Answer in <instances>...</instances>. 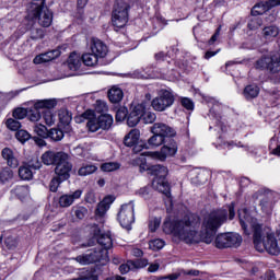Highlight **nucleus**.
<instances>
[{
  "label": "nucleus",
  "instance_id": "nucleus-22",
  "mask_svg": "<svg viewBox=\"0 0 280 280\" xmlns=\"http://www.w3.org/2000/svg\"><path fill=\"white\" fill-rule=\"evenodd\" d=\"M141 131L139 129H132L127 136H125L124 143L127 148H132L139 143Z\"/></svg>",
  "mask_w": 280,
  "mask_h": 280
},
{
  "label": "nucleus",
  "instance_id": "nucleus-55",
  "mask_svg": "<svg viewBox=\"0 0 280 280\" xmlns=\"http://www.w3.org/2000/svg\"><path fill=\"white\" fill-rule=\"evenodd\" d=\"M59 119L61 124H65V126H69V124H71V116L69 113H66V112L60 113Z\"/></svg>",
  "mask_w": 280,
  "mask_h": 280
},
{
  "label": "nucleus",
  "instance_id": "nucleus-50",
  "mask_svg": "<svg viewBox=\"0 0 280 280\" xmlns=\"http://www.w3.org/2000/svg\"><path fill=\"white\" fill-rule=\"evenodd\" d=\"M126 117H128V108L120 107L116 112V121H124V119H126Z\"/></svg>",
  "mask_w": 280,
  "mask_h": 280
},
{
  "label": "nucleus",
  "instance_id": "nucleus-5",
  "mask_svg": "<svg viewBox=\"0 0 280 280\" xmlns=\"http://www.w3.org/2000/svg\"><path fill=\"white\" fill-rule=\"evenodd\" d=\"M255 69L258 71H269L270 73L280 72V49L270 55L262 56L255 62Z\"/></svg>",
  "mask_w": 280,
  "mask_h": 280
},
{
  "label": "nucleus",
  "instance_id": "nucleus-51",
  "mask_svg": "<svg viewBox=\"0 0 280 280\" xmlns=\"http://www.w3.org/2000/svg\"><path fill=\"white\" fill-rule=\"evenodd\" d=\"M4 246L12 250V248H16V238L13 236H4Z\"/></svg>",
  "mask_w": 280,
  "mask_h": 280
},
{
  "label": "nucleus",
  "instance_id": "nucleus-16",
  "mask_svg": "<svg viewBox=\"0 0 280 280\" xmlns=\"http://www.w3.org/2000/svg\"><path fill=\"white\" fill-rule=\"evenodd\" d=\"M90 49L92 54L96 55L98 58H106V56H108V46L98 38L91 39Z\"/></svg>",
  "mask_w": 280,
  "mask_h": 280
},
{
  "label": "nucleus",
  "instance_id": "nucleus-36",
  "mask_svg": "<svg viewBox=\"0 0 280 280\" xmlns=\"http://www.w3.org/2000/svg\"><path fill=\"white\" fill-rule=\"evenodd\" d=\"M19 176L22 180H32L34 173H32L30 166H20Z\"/></svg>",
  "mask_w": 280,
  "mask_h": 280
},
{
  "label": "nucleus",
  "instance_id": "nucleus-26",
  "mask_svg": "<svg viewBox=\"0 0 280 280\" xmlns=\"http://www.w3.org/2000/svg\"><path fill=\"white\" fill-rule=\"evenodd\" d=\"M80 67H82V58L75 52L70 54L68 58V68L70 71H78Z\"/></svg>",
  "mask_w": 280,
  "mask_h": 280
},
{
  "label": "nucleus",
  "instance_id": "nucleus-41",
  "mask_svg": "<svg viewBox=\"0 0 280 280\" xmlns=\"http://www.w3.org/2000/svg\"><path fill=\"white\" fill-rule=\"evenodd\" d=\"M121 167V164L117 162H107L102 164L101 170L103 172H116V170H119Z\"/></svg>",
  "mask_w": 280,
  "mask_h": 280
},
{
  "label": "nucleus",
  "instance_id": "nucleus-57",
  "mask_svg": "<svg viewBox=\"0 0 280 280\" xmlns=\"http://www.w3.org/2000/svg\"><path fill=\"white\" fill-rule=\"evenodd\" d=\"M86 213H88L86 208L80 207V208H78V209L75 210L74 215H75V218H78L79 220H83V218H84V215H86Z\"/></svg>",
  "mask_w": 280,
  "mask_h": 280
},
{
  "label": "nucleus",
  "instance_id": "nucleus-59",
  "mask_svg": "<svg viewBox=\"0 0 280 280\" xmlns=\"http://www.w3.org/2000/svg\"><path fill=\"white\" fill-rule=\"evenodd\" d=\"M180 278V273L175 272V273H170L167 276H161L158 278V280H177Z\"/></svg>",
  "mask_w": 280,
  "mask_h": 280
},
{
  "label": "nucleus",
  "instance_id": "nucleus-33",
  "mask_svg": "<svg viewBox=\"0 0 280 280\" xmlns=\"http://www.w3.org/2000/svg\"><path fill=\"white\" fill-rule=\"evenodd\" d=\"M142 121L143 124H154L156 121V114L145 109V104H143L142 109Z\"/></svg>",
  "mask_w": 280,
  "mask_h": 280
},
{
  "label": "nucleus",
  "instance_id": "nucleus-62",
  "mask_svg": "<svg viewBox=\"0 0 280 280\" xmlns=\"http://www.w3.org/2000/svg\"><path fill=\"white\" fill-rule=\"evenodd\" d=\"M222 30V26H219L215 31V33L211 36V38L209 39V45H213V43H215V40H218V36H220V31Z\"/></svg>",
  "mask_w": 280,
  "mask_h": 280
},
{
  "label": "nucleus",
  "instance_id": "nucleus-18",
  "mask_svg": "<svg viewBox=\"0 0 280 280\" xmlns=\"http://www.w3.org/2000/svg\"><path fill=\"white\" fill-rule=\"evenodd\" d=\"M142 117H143V103L138 104L133 107V109L131 110V113L127 118V125L130 128H135V126H137L139 121H141Z\"/></svg>",
  "mask_w": 280,
  "mask_h": 280
},
{
  "label": "nucleus",
  "instance_id": "nucleus-56",
  "mask_svg": "<svg viewBox=\"0 0 280 280\" xmlns=\"http://www.w3.org/2000/svg\"><path fill=\"white\" fill-rule=\"evenodd\" d=\"M138 196H140L141 198H144V199H148L150 198V187L145 186V187H142L140 188L138 191H137Z\"/></svg>",
  "mask_w": 280,
  "mask_h": 280
},
{
  "label": "nucleus",
  "instance_id": "nucleus-20",
  "mask_svg": "<svg viewBox=\"0 0 280 280\" xmlns=\"http://www.w3.org/2000/svg\"><path fill=\"white\" fill-rule=\"evenodd\" d=\"M59 56H60V50L54 49V50L37 55L33 59V62L34 65H43L45 62H51V60H56V58H59Z\"/></svg>",
  "mask_w": 280,
  "mask_h": 280
},
{
  "label": "nucleus",
  "instance_id": "nucleus-39",
  "mask_svg": "<svg viewBox=\"0 0 280 280\" xmlns=\"http://www.w3.org/2000/svg\"><path fill=\"white\" fill-rule=\"evenodd\" d=\"M50 108H47L43 112V119L46 124V126H54L56 124V115L49 110Z\"/></svg>",
  "mask_w": 280,
  "mask_h": 280
},
{
  "label": "nucleus",
  "instance_id": "nucleus-11",
  "mask_svg": "<svg viewBox=\"0 0 280 280\" xmlns=\"http://www.w3.org/2000/svg\"><path fill=\"white\" fill-rule=\"evenodd\" d=\"M73 170V164L69 162V154H65L63 160H60L55 167V174L61 180H69L71 178V171Z\"/></svg>",
  "mask_w": 280,
  "mask_h": 280
},
{
  "label": "nucleus",
  "instance_id": "nucleus-21",
  "mask_svg": "<svg viewBox=\"0 0 280 280\" xmlns=\"http://www.w3.org/2000/svg\"><path fill=\"white\" fill-rule=\"evenodd\" d=\"M1 156L5 161L7 165L12 170H16V167H19V158H16L12 149L4 148L1 152Z\"/></svg>",
  "mask_w": 280,
  "mask_h": 280
},
{
  "label": "nucleus",
  "instance_id": "nucleus-32",
  "mask_svg": "<svg viewBox=\"0 0 280 280\" xmlns=\"http://www.w3.org/2000/svg\"><path fill=\"white\" fill-rule=\"evenodd\" d=\"M214 246L217 248H229L228 233L219 234L214 240Z\"/></svg>",
  "mask_w": 280,
  "mask_h": 280
},
{
  "label": "nucleus",
  "instance_id": "nucleus-52",
  "mask_svg": "<svg viewBox=\"0 0 280 280\" xmlns=\"http://www.w3.org/2000/svg\"><path fill=\"white\" fill-rule=\"evenodd\" d=\"M14 119H25L27 117V110L25 108H16L13 112Z\"/></svg>",
  "mask_w": 280,
  "mask_h": 280
},
{
  "label": "nucleus",
  "instance_id": "nucleus-58",
  "mask_svg": "<svg viewBox=\"0 0 280 280\" xmlns=\"http://www.w3.org/2000/svg\"><path fill=\"white\" fill-rule=\"evenodd\" d=\"M182 106L187 110H194V102L189 98H182Z\"/></svg>",
  "mask_w": 280,
  "mask_h": 280
},
{
  "label": "nucleus",
  "instance_id": "nucleus-28",
  "mask_svg": "<svg viewBox=\"0 0 280 280\" xmlns=\"http://www.w3.org/2000/svg\"><path fill=\"white\" fill-rule=\"evenodd\" d=\"M81 60L85 67H95L100 60V57L93 52H85L82 55Z\"/></svg>",
  "mask_w": 280,
  "mask_h": 280
},
{
  "label": "nucleus",
  "instance_id": "nucleus-6",
  "mask_svg": "<svg viewBox=\"0 0 280 280\" xmlns=\"http://www.w3.org/2000/svg\"><path fill=\"white\" fill-rule=\"evenodd\" d=\"M128 10H130V5L124 1H117L114 5V10L112 13V22L114 27L121 30V27H126L128 24Z\"/></svg>",
  "mask_w": 280,
  "mask_h": 280
},
{
  "label": "nucleus",
  "instance_id": "nucleus-49",
  "mask_svg": "<svg viewBox=\"0 0 280 280\" xmlns=\"http://www.w3.org/2000/svg\"><path fill=\"white\" fill-rule=\"evenodd\" d=\"M5 124L9 130L19 131L21 128V122L14 118H9Z\"/></svg>",
  "mask_w": 280,
  "mask_h": 280
},
{
  "label": "nucleus",
  "instance_id": "nucleus-42",
  "mask_svg": "<svg viewBox=\"0 0 280 280\" xmlns=\"http://www.w3.org/2000/svg\"><path fill=\"white\" fill-rule=\"evenodd\" d=\"M94 110L96 113H106L108 112V104L103 100H97L94 104Z\"/></svg>",
  "mask_w": 280,
  "mask_h": 280
},
{
  "label": "nucleus",
  "instance_id": "nucleus-27",
  "mask_svg": "<svg viewBox=\"0 0 280 280\" xmlns=\"http://www.w3.org/2000/svg\"><path fill=\"white\" fill-rule=\"evenodd\" d=\"M242 246V236L237 233H228V248H237Z\"/></svg>",
  "mask_w": 280,
  "mask_h": 280
},
{
  "label": "nucleus",
  "instance_id": "nucleus-29",
  "mask_svg": "<svg viewBox=\"0 0 280 280\" xmlns=\"http://www.w3.org/2000/svg\"><path fill=\"white\" fill-rule=\"evenodd\" d=\"M279 26L271 25V26H266L262 28V36L266 38V40H270V38H277L279 35Z\"/></svg>",
  "mask_w": 280,
  "mask_h": 280
},
{
  "label": "nucleus",
  "instance_id": "nucleus-2",
  "mask_svg": "<svg viewBox=\"0 0 280 280\" xmlns=\"http://www.w3.org/2000/svg\"><path fill=\"white\" fill-rule=\"evenodd\" d=\"M229 218L228 209H219L211 211L203 217L201 223V240L206 244H211L215 240V233Z\"/></svg>",
  "mask_w": 280,
  "mask_h": 280
},
{
  "label": "nucleus",
  "instance_id": "nucleus-53",
  "mask_svg": "<svg viewBox=\"0 0 280 280\" xmlns=\"http://www.w3.org/2000/svg\"><path fill=\"white\" fill-rule=\"evenodd\" d=\"M159 226H161V219L153 218L149 221V230L151 233H154Z\"/></svg>",
  "mask_w": 280,
  "mask_h": 280
},
{
  "label": "nucleus",
  "instance_id": "nucleus-31",
  "mask_svg": "<svg viewBox=\"0 0 280 280\" xmlns=\"http://www.w3.org/2000/svg\"><path fill=\"white\" fill-rule=\"evenodd\" d=\"M260 207L264 213L270 215V213H272V210L275 209V202H272L270 198L265 197L260 200Z\"/></svg>",
  "mask_w": 280,
  "mask_h": 280
},
{
  "label": "nucleus",
  "instance_id": "nucleus-17",
  "mask_svg": "<svg viewBox=\"0 0 280 280\" xmlns=\"http://www.w3.org/2000/svg\"><path fill=\"white\" fill-rule=\"evenodd\" d=\"M277 5H280V0H268L265 2H259L252 9V14L254 16H258L259 14L268 12V10H272V8H277Z\"/></svg>",
  "mask_w": 280,
  "mask_h": 280
},
{
  "label": "nucleus",
  "instance_id": "nucleus-34",
  "mask_svg": "<svg viewBox=\"0 0 280 280\" xmlns=\"http://www.w3.org/2000/svg\"><path fill=\"white\" fill-rule=\"evenodd\" d=\"M97 172V166L93 164H84L78 171L79 176H91V174H95Z\"/></svg>",
  "mask_w": 280,
  "mask_h": 280
},
{
  "label": "nucleus",
  "instance_id": "nucleus-61",
  "mask_svg": "<svg viewBox=\"0 0 280 280\" xmlns=\"http://www.w3.org/2000/svg\"><path fill=\"white\" fill-rule=\"evenodd\" d=\"M103 205H105V207H107L108 209H110V203L115 202V197L113 196H107L105 197L102 201Z\"/></svg>",
  "mask_w": 280,
  "mask_h": 280
},
{
  "label": "nucleus",
  "instance_id": "nucleus-44",
  "mask_svg": "<svg viewBox=\"0 0 280 280\" xmlns=\"http://www.w3.org/2000/svg\"><path fill=\"white\" fill-rule=\"evenodd\" d=\"M30 132H27V130H23V129H19L15 133V138L18 139V141H20L21 143H25V141H30Z\"/></svg>",
  "mask_w": 280,
  "mask_h": 280
},
{
  "label": "nucleus",
  "instance_id": "nucleus-47",
  "mask_svg": "<svg viewBox=\"0 0 280 280\" xmlns=\"http://www.w3.org/2000/svg\"><path fill=\"white\" fill-rule=\"evenodd\" d=\"M62 183H65V179H61L60 177L55 176V177L50 180V184H49V189H50V191H52V192L58 191V187H60V184H62Z\"/></svg>",
  "mask_w": 280,
  "mask_h": 280
},
{
  "label": "nucleus",
  "instance_id": "nucleus-14",
  "mask_svg": "<svg viewBox=\"0 0 280 280\" xmlns=\"http://www.w3.org/2000/svg\"><path fill=\"white\" fill-rule=\"evenodd\" d=\"M80 198H82V189H77L72 192L61 195L58 199V205L61 209H68V207H71Z\"/></svg>",
  "mask_w": 280,
  "mask_h": 280
},
{
  "label": "nucleus",
  "instance_id": "nucleus-30",
  "mask_svg": "<svg viewBox=\"0 0 280 280\" xmlns=\"http://www.w3.org/2000/svg\"><path fill=\"white\" fill-rule=\"evenodd\" d=\"M243 95L247 100H255L259 95V86L257 85H247L244 89Z\"/></svg>",
  "mask_w": 280,
  "mask_h": 280
},
{
  "label": "nucleus",
  "instance_id": "nucleus-40",
  "mask_svg": "<svg viewBox=\"0 0 280 280\" xmlns=\"http://www.w3.org/2000/svg\"><path fill=\"white\" fill-rule=\"evenodd\" d=\"M34 132L35 135H37L38 137H42L43 139H47L49 131L47 130V127H45V125H35L34 126Z\"/></svg>",
  "mask_w": 280,
  "mask_h": 280
},
{
  "label": "nucleus",
  "instance_id": "nucleus-13",
  "mask_svg": "<svg viewBox=\"0 0 280 280\" xmlns=\"http://www.w3.org/2000/svg\"><path fill=\"white\" fill-rule=\"evenodd\" d=\"M152 135H158L159 137H162L165 139H172L176 135V130L174 128L170 127L167 124L164 122H155L151 127Z\"/></svg>",
  "mask_w": 280,
  "mask_h": 280
},
{
  "label": "nucleus",
  "instance_id": "nucleus-7",
  "mask_svg": "<svg viewBox=\"0 0 280 280\" xmlns=\"http://www.w3.org/2000/svg\"><path fill=\"white\" fill-rule=\"evenodd\" d=\"M74 261L80 264V266H89L90 264H97V261H108V252L92 249L88 254L77 256Z\"/></svg>",
  "mask_w": 280,
  "mask_h": 280
},
{
  "label": "nucleus",
  "instance_id": "nucleus-19",
  "mask_svg": "<svg viewBox=\"0 0 280 280\" xmlns=\"http://www.w3.org/2000/svg\"><path fill=\"white\" fill-rule=\"evenodd\" d=\"M94 240L102 246L103 248H96V250H106L108 253L109 248H113V238L110 234L98 232L94 234Z\"/></svg>",
  "mask_w": 280,
  "mask_h": 280
},
{
  "label": "nucleus",
  "instance_id": "nucleus-23",
  "mask_svg": "<svg viewBox=\"0 0 280 280\" xmlns=\"http://www.w3.org/2000/svg\"><path fill=\"white\" fill-rule=\"evenodd\" d=\"M153 187L160 194L166 196V198H172V192L170 191V184L165 179H153Z\"/></svg>",
  "mask_w": 280,
  "mask_h": 280
},
{
  "label": "nucleus",
  "instance_id": "nucleus-45",
  "mask_svg": "<svg viewBox=\"0 0 280 280\" xmlns=\"http://www.w3.org/2000/svg\"><path fill=\"white\" fill-rule=\"evenodd\" d=\"M163 246H165V241L161 238H155L149 243V248H151V250H161Z\"/></svg>",
  "mask_w": 280,
  "mask_h": 280
},
{
  "label": "nucleus",
  "instance_id": "nucleus-10",
  "mask_svg": "<svg viewBox=\"0 0 280 280\" xmlns=\"http://www.w3.org/2000/svg\"><path fill=\"white\" fill-rule=\"evenodd\" d=\"M174 104V95L172 92L167 90H161L159 95L152 100L151 106L158 113H163V110H167L170 106Z\"/></svg>",
  "mask_w": 280,
  "mask_h": 280
},
{
  "label": "nucleus",
  "instance_id": "nucleus-46",
  "mask_svg": "<svg viewBox=\"0 0 280 280\" xmlns=\"http://www.w3.org/2000/svg\"><path fill=\"white\" fill-rule=\"evenodd\" d=\"M13 176H14V174L12 173V170L4 167L0 173V180H1V183H5V182L12 179Z\"/></svg>",
  "mask_w": 280,
  "mask_h": 280
},
{
  "label": "nucleus",
  "instance_id": "nucleus-25",
  "mask_svg": "<svg viewBox=\"0 0 280 280\" xmlns=\"http://www.w3.org/2000/svg\"><path fill=\"white\" fill-rule=\"evenodd\" d=\"M107 95L112 104H119V102L124 100V91H121V89L117 86H113L112 89H109Z\"/></svg>",
  "mask_w": 280,
  "mask_h": 280
},
{
  "label": "nucleus",
  "instance_id": "nucleus-38",
  "mask_svg": "<svg viewBox=\"0 0 280 280\" xmlns=\"http://www.w3.org/2000/svg\"><path fill=\"white\" fill-rule=\"evenodd\" d=\"M48 137L52 141H62L65 138V132L58 128H52L48 131Z\"/></svg>",
  "mask_w": 280,
  "mask_h": 280
},
{
  "label": "nucleus",
  "instance_id": "nucleus-37",
  "mask_svg": "<svg viewBox=\"0 0 280 280\" xmlns=\"http://www.w3.org/2000/svg\"><path fill=\"white\" fill-rule=\"evenodd\" d=\"M163 143H165V138H162L156 133H153V136L148 140L150 148H159L160 145H163Z\"/></svg>",
  "mask_w": 280,
  "mask_h": 280
},
{
  "label": "nucleus",
  "instance_id": "nucleus-15",
  "mask_svg": "<svg viewBox=\"0 0 280 280\" xmlns=\"http://www.w3.org/2000/svg\"><path fill=\"white\" fill-rule=\"evenodd\" d=\"M66 154L67 153L62 151H46L42 154V163H44V165H57L60 161H65Z\"/></svg>",
  "mask_w": 280,
  "mask_h": 280
},
{
  "label": "nucleus",
  "instance_id": "nucleus-35",
  "mask_svg": "<svg viewBox=\"0 0 280 280\" xmlns=\"http://www.w3.org/2000/svg\"><path fill=\"white\" fill-rule=\"evenodd\" d=\"M12 192L19 197L20 200H25L30 196V188L27 186H16Z\"/></svg>",
  "mask_w": 280,
  "mask_h": 280
},
{
  "label": "nucleus",
  "instance_id": "nucleus-9",
  "mask_svg": "<svg viewBox=\"0 0 280 280\" xmlns=\"http://www.w3.org/2000/svg\"><path fill=\"white\" fill-rule=\"evenodd\" d=\"M178 152V144L173 139L170 140V143H165L160 152H144L143 156H149V159H153L154 161H165L167 156H174Z\"/></svg>",
  "mask_w": 280,
  "mask_h": 280
},
{
  "label": "nucleus",
  "instance_id": "nucleus-64",
  "mask_svg": "<svg viewBox=\"0 0 280 280\" xmlns=\"http://www.w3.org/2000/svg\"><path fill=\"white\" fill-rule=\"evenodd\" d=\"M264 280H277V277L275 276V272L269 271L265 275Z\"/></svg>",
  "mask_w": 280,
  "mask_h": 280
},
{
  "label": "nucleus",
  "instance_id": "nucleus-63",
  "mask_svg": "<svg viewBox=\"0 0 280 280\" xmlns=\"http://www.w3.org/2000/svg\"><path fill=\"white\" fill-rule=\"evenodd\" d=\"M235 218V203H231L229 206V220H233Z\"/></svg>",
  "mask_w": 280,
  "mask_h": 280
},
{
  "label": "nucleus",
  "instance_id": "nucleus-8",
  "mask_svg": "<svg viewBox=\"0 0 280 280\" xmlns=\"http://www.w3.org/2000/svg\"><path fill=\"white\" fill-rule=\"evenodd\" d=\"M118 222L122 229L130 231L135 224V202L125 203L118 212Z\"/></svg>",
  "mask_w": 280,
  "mask_h": 280
},
{
  "label": "nucleus",
  "instance_id": "nucleus-48",
  "mask_svg": "<svg viewBox=\"0 0 280 280\" xmlns=\"http://www.w3.org/2000/svg\"><path fill=\"white\" fill-rule=\"evenodd\" d=\"M32 40H39L40 38H45V30L43 28H33L31 31Z\"/></svg>",
  "mask_w": 280,
  "mask_h": 280
},
{
  "label": "nucleus",
  "instance_id": "nucleus-60",
  "mask_svg": "<svg viewBox=\"0 0 280 280\" xmlns=\"http://www.w3.org/2000/svg\"><path fill=\"white\" fill-rule=\"evenodd\" d=\"M148 266V259L142 258L135 261V270H138V268H145Z\"/></svg>",
  "mask_w": 280,
  "mask_h": 280
},
{
  "label": "nucleus",
  "instance_id": "nucleus-24",
  "mask_svg": "<svg viewBox=\"0 0 280 280\" xmlns=\"http://www.w3.org/2000/svg\"><path fill=\"white\" fill-rule=\"evenodd\" d=\"M149 171L152 176H155L154 180H165L167 177V167L163 165H153Z\"/></svg>",
  "mask_w": 280,
  "mask_h": 280
},
{
  "label": "nucleus",
  "instance_id": "nucleus-4",
  "mask_svg": "<svg viewBox=\"0 0 280 280\" xmlns=\"http://www.w3.org/2000/svg\"><path fill=\"white\" fill-rule=\"evenodd\" d=\"M83 119H88V128L91 132H97V130H108L113 126V116L109 114H103L95 117L93 110H86L82 114Z\"/></svg>",
  "mask_w": 280,
  "mask_h": 280
},
{
  "label": "nucleus",
  "instance_id": "nucleus-3",
  "mask_svg": "<svg viewBox=\"0 0 280 280\" xmlns=\"http://www.w3.org/2000/svg\"><path fill=\"white\" fill-rule=\"evenodd\" d=\"M26 12L27 19L36 21L40 27H50L54 23V12L45 4H28Z\"/></svg>",
  "mask_w": 280,
  "mask_h": 280
},
{
  "label": "nucleus",
  "instance_id": "nucleus-1",
  "mask_svg": "<svg viewBox=\"0 0 280 280\" xmlns=\"http://www.w3.org/2000/svg\"><path fill=\"white\" fill-rule=\"evenodd\" d=\"M200 229V217L195 213H188L182 219L170 222L166 221L163 224V231L167 235H174L178 237L185 244H196L200 242L198 236V230Z\"/></svg>",
  "mask_w": 280,
  "mask_h": 280
},
{
  "label": "nucleus",
  "instance_id": "nucleus-43",
  "mask_svg": "<svg viewBox=\"0 0 280 280\" xmlns=\"http://www.w3.org/2000/svg\"><path fill=\"white\" fill-rule=\"evenodd\" d=\"M121 275H128L130 270H135V260H128L126 264L119 266Z\"/></svg>",
  "mask_w": 280,
  "mask_h": 280
},
{
  "label": "nucleus",
  "instance_id": "nucleus-12",
  "mask_svg": "<svg viewBox=\"0 0 280 280\" xmlns=\"http://www.w3.org/2000/svg\"><path fill=\"white\" fill-rule=\"evenodd\" d=\"M58 103L54 98L40 100L34 104V110H31L28 117L31 121H38L40 119V108H56Z\"/></svg>",
  "mask_w": 280,
  "mask_h": 280
},
{
  "label": "nucleus",
  "instance_id": "nucleus-54",
  "mask_svg": "<svg viewBox=\"0 0 280 280\" xmlns=\"http://www.w3.org/2000/svg\"><path fill=\"white\" fill-rule=\"evenodd\" d=\"M106 211H108V208L107 206H105V203H102V201L97 205V208H96V215L98 218H104V215H106Z\"/></svg>",
  "mask_w": 280,
  "mask_h": 280
}]
</instances>
